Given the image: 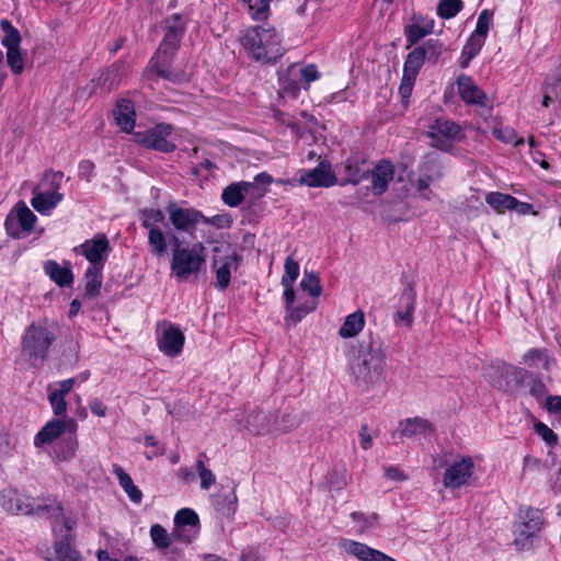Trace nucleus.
Here are the masks:
<instances>
[{
	"label": "nucleus",
	"instance_id": "nucleus-58",
	"mask_svg": "<svg viewBox=\"0 0 561 561\" xmlns=\"http://www.w3.org/2000/svg\"><path fill=\"white\" fill-rule=\"evenodd\" d=\"M48 401L51 405V409H53V412L55 415L60 416L66 413L67 402L65 400V397L50 391V393L48 396Z\"/></svg>",
	"mask_w": 561,
	"mask_h": 561
},
{
	"label": "nucleus",
	"instance_id": "nucleus-40",
	"mask_svg": "<svg viewBox=\"0 0 561 561\" xmlns=\"http://www.w3.org/2000/svg\"><path fill=\"white\" fill-rule=\"evenodd\" d=\"M425 60L427 59L424 57L422 49L415 47L405 58L403 65V75L416 79Z\"/></svg>",
	"mask_w": 561,
	"mask_h": 561
},
{
	"label": "nucleus",
	"instance_id": "nucleus-42",
	"mask_svg": "<svg viewBox=\"0 0 561 561\" xmlns=\"http://www.w3.org/2000/svg\"><path fill=\"white\" fill-rule=\"evenodd\" d=\"M364 165V161L359 163L355 159H347L344 165L347 182L357 184L362 179L366 178L368 170Z\"/></svg>",
	"mask_w": 561,
	"mask_h": 561
},
{
	"label": "nucleus",
	"instance_id": "nucleus-16",
	"mask_svg": "<svg viewBox=\"0 0 561 561\" xmlns=\"http://www.w3.org/2000/svg\"><path fill=\"white\" fill-rule=\"evenodd\" d=\"M520 523L515 529V542H524L536 536L543 525L542 513L538 508L526 507L519 511Z\"/></svg>",
	"mask_w": 561,
	"mask_h": 561
},
{
	"label": "nucleus",
	"instance_id": "nucleus-36",
	"mask_svg": "<svg viewBox=\"0 0 561 561\" xmlns=\"http://www.w3.org/2000/svg\"><path fill=\"white\" fill-rule=\"evenodd\" d=\"M102 270L103 267L89 266L84 274L85 286L84 294L89 298L99 296L102 286Z\"/></svg>",
	"mask_w": 561,
	"mask_h": 561
},
{
	"label": "nucleus",
	"instance_id": "nucleus-24",
	"mask_svg": "<svg viewBox=\"0 0 561 561\" xmlns=\"http://www.w3.org/2000/svg\"><path fill=\"white\" fill-rule=\"evenodd\" d=\"M273 413L253 410L245 416V430L255 436L273 433Z\"/></svg>",
	"mask_w": 561,
	"mask_h": 561
},
{
	"label": "nucleus",
	"instance_id": "nucleus-52",
	"mask_svg": "<svg viewBox=\"0 0 561 561\" xmlns=\"http://www.w3.org/2000/svg\"><path fill=\"white\" fill-rule=\"evenodd\" d=\"M196 470L201 478V488L203 490H208L216 482L215 474L211 470L205 467V463L201 458L196 461Z\"/></svg>",
	"mask_w": 561,
	"mask_h": 561
},
{
	"label": "nucleus",
	"instance_id": "nucleus-19",
	"mask_svg": "<svg viewBox=\"0 0 561 561\" xmlns=\"http://www.w3.org/2000/svg\"><path fill=\"white\" fill-rule=\"evenodd\" d=\"M174 525L172 537L181 542L190 543L197 534L198 516L191 508H182L175 514Z\"/></svg>",
	"mask_w": 561,
	"mask_h": 561
},
{
	"label": "nucleus",
	"instance_id": "nucleus-51",
	"mask_svg": "<svg viewBox=\"0 0 561 561\" xmlns=\"http://www.w3.org/2000/svg\"><path fill=\"white\" fill-rule=\"evenodd\" d=\"M299 276V264L291 256H287L284 264L282 283L294 284Z\"/></svg>",
	"mask_w": 561,
	"mask_h": 561
},
{
	"label": "nucleus",
	"instance_id": "nucleus-59",
	"mask_svg": "<svg viewBox=\"0 0 561 561\" xmlns=\"http://www.w3.org/2000/svg\"><path fill=\"white\" fill-rule=\"evenodd\" d=\"M117 69L112 68L104 71L100 78V84L106 91H111L116 85Z\"/></svg>",
	"mask_w": 561,
	"mask_h": 561
},
{
	"label": "nucleus",
	"instance_id": "nucleus-35",
	"mask_svg": "<svg viewBox=\"0 0 561 561\" xmlns=\"http://www.w3.org/2000/svg\"><path fill=\"white\" fill-rule=\"evenodd\" d=\"M485 202L497 213L513 210L518 204V199L514 196L499 192H491L486 194Z\"/></svg>",
	"mask_w": 561,
	"mask_h": 561
},
{
	"label": "nucleus",
	"instance_id": "nucleus-50",
	"mask_svg": "<svg viewBox=\"0 0 561 561\" xmlns=\"http://www.w3.org/2000/svg\"><path fill=\"white\" fill-rule=\"evenodd\" d=\"M416 48H421L424 57L427 60H436L438 56L442 54L443 44L438 39H428L423 45L417 46Z\"/></svg>",
	"mask_w": 561,
	"mask_h": 561
},
{
	"label": "nucleus",
	"instance_id": "nucleus-34",
	"mask_svg": "<svg viewBox=\"0 0 561 561\" xmlns=\"http://www.w3.org/2000/svg\"><path fill=\"white\" fill-rule=\"evenodd\" d=\"M523 363L528 367H535L541 364L545 370H550L551 366L556 363L554 358L549 356L545 348H531L523 356Z\"/></svg>",
	"mask_w": 561,
	"mask_h": 561
},
{
	"label": "nucleus",
	"instance_id": "nucleus-22",
	"mask_svg": "<svg viewBox=\"0 0 561 561\" xmlns=\"http://www.w3.org/2000/svg\"><path fill=\"white\" fill-rule=\"evenodd\" d=\"M162 334L158 337L159 350L167 356H178L184 345L185 336L180 329L171 323H165Z\"/></svg>",
	"mask_w": 561,
	"mask_h": 561
},
{
	"label": "nucleus",
	"instance_id": "nucleus-6",
	"mask_svg": "<svg viewBox=\"0 0 561 561\" xmlns=\"http://www.w3.org/2000/svg\"><path fill=\"white\" fill-rule=\"evenodd\" d=\"M53 533L55 542L53 551H47L49 561H84L79 551L71 546V531L75 522L65 518L61 514L54 517Z\"/></svg>",
	"mask_w": 561,
	"mask_h": 561
},
{
	"label": "nucleus",
	"instance_id": "nucleus-18",
	"mask_svg": "<svg viewBox=\"0 0 561 561\" xmlns=\"http://www.w3.org/2000/svg\"><path fill=\"white\" fill-rule=\"evenodd\" d=\"M474 463L470 457H463L449 466L443 477L446 489H458L468 484L473 474Z\"/></svg>",
	"mask_w": 561,
	"mask_h": 561
},
{
	"label": "nucleus",
	"instance_id": "nucleus-14",
	"mask_svg": "<svg viewBox=\"0 0 561 561\" xmlns=\"http://www.w3.org/2000/svg\"><path fill=\"white\" fill-rule=\"evenodd\" d=\"M75 251L83 255L90 263V266L104 267L111 252V245L104 233H96L92 239L85 240L75 248Z\"/></svg>",
	"mask_w": 561,
	"mask_h": 561
},
{
	"label": "nucleus",
	"instance_id": "nucleus-64",
	"mask_svg": "<svg viewBox=\"0 0 561 561\" xmlns=\"http://www.w3.org/2000/svg\"><path fill=\"white\" fill-rule=\"evenodd\" d=\"M280 85L282 90L291 96H296V94L300 90L299 84L295 80H289L284 77H280Z\"/></svg>",
	"mask_w": 561,
	"mask_h": 561
},
{
	"label": "nucleus",
	"instance_id": "nucleus-55",
	"mask_svg": "<svg viewBox=\"0 0 561 561\" xmlns=\"http://www.w3.org/2000/svg\"><path fill=\"white\" fill-rule=\"evenodd\" d=\"M416 293L412 283L407 282L405 287L402 290L399 307L404 309H413L415 307Z\"/></svg>",
	"mask_w": 561,
	"mask_h": 561
},
{
	"label": "nucleus",
	"instance_id": "nucleus-43",
	"mask_svg": "<svg viewBox=\"0 0 561 561\" xmlns=\"http://www.w3.org/2000/svg\"><path fill=\"white\" fill-rule=\"evenodd\" d=\"M419 172L422 175L431 178L433 181L439 180L443 176V168L435 157L427 156L419 167Z\"/></svg>",
	"mask_w": 561,
	"mask_h": 561
},
{
	"label": "nucleus",
	"instance_id": "nucleus-11",
	"mask_svg": "<svg viewBox=\"0 0 561 561\" xmlns=\"http://www.w3.org/2000/svg\"><path fill=\"white\" fill-rule=\"evenodd\" d=\"M172 131V125L161 123L151 129L134 133V140L145 148L168 153L175 150V145L168 140Z\"/></svg>",
	"mask_w": 561,
	"mask_h": 561
},
{
	"label": "nucleus",
	"instance_id": "nucleus-62",
	"mask_svg": "<svg viewBox=\"0 0 561 561\" xmlns=\"http://www.w3.org/2000/svg\"><path fill=\"white\" fill-rule=\"evenodd\" d=\"M298 71L299 76L307 84H309L312 81H316L319 78L317 67L312 64L300 68Z\"/></svg>",
	"mask_w": 561,
	"mask_h": 561
},
{
	"label": "nucleus",
	"instance_id": "nucleus-7",
	"mask_svg": "<svg viewBox=\"0 0 561 561\" xmlns=\"http://www.w3.org/2000/svg\"><path fill=\"white\" fill-rule=\"evenodd\" d=\"M141 226L148 230V250L151 255L162 257L168 253V238L170 234L160 228L164 220L161 209L144 208L139 210Z\"/></svg>",
	"mask_w": 561,
	"mask_h": 561
},
{
	"label": "nucleus",
	"instance_id": "nucleus-23",
	"mask_svg": "<svg viewBox=\"0 0 561 561\" xmlns=\"http://www.w3.org/2000/svg\"><path fill=\"white\" fill-rule=\"evenodd\" d=\"M299 182L310 187H330L336 183V178L330 171V165L321 162L318 167L304 171Z\"/></svg>",
	"mask_w": 561,
	"mask_h": 561
},
{
	"label": "nucleus",
	"instance_id": "nucleus-17",
	"mask_svg": "<svg viewBox=\"0 0 561 561\" xmlns=\"http://www.w3.org/2000/svg\"><path fill=\"white\" fill-rule=\"evenodd\" d=\"M264 190L251 182L231 183L224 188L221 198L229 207L239 206L248 196L250 198H259L264 195Z\"/></svg>",
	"mask_w": 561,
	"mask_h": 561
},
{
	"label": "nucleus",
	"instance_id": "nucleus-26",
	"mask_svg": "<svg viewBox=\"0 0 561 561\" xmlns=\"http://www.w3.org/2000/svg\"><path fill=\"white\" fill-rule=\"evenodd\" d=\"M186 30V20L181 14H173L165 21V34L161 43L171 48L180 47L181 39Z\"/></svg>",
	"mask_w": 561,
	"mask_h": 561
},
{
	"label": "nucleus",
	"instance_id": "nucleus-63",
	"mask_svg": "<svg viewBox=\"0 0 561 561\" xmlns=\"http://www.w3.org/2000/svg\"><path fill=\"white\" fill-rule=\"evenodd\" d=\"M551 78H547L546 82H545V85L542 88V92H543V99H542V105L545 107H548L550 105V103L552 102L553 98H552V92H553V88L557 83H559L561 81V78H553V83H550L549 80Z\"/></svg>",
	"mask_w": 561,
	"mask_h": 561
},
{
	"label": "nucleus",
	"instance_id": "nucleus-38",
	"mask_svg": "<svg viewBox=\"0 0 561 561\" xmlns=\"http://www.w3.org/2000/svg\"><path fill=\"white\" fill-rule=\"evenodd\" d=\"M237 495L234 488L227 492L219 493L214 502L215 508L224 516H231L234 514L237 508Z\"/></svg>",
	"mask_w": 561,
	"mask_h": 561
},
{
	"label": "nucleus",
	"instance_id": "nucleus-60",
	"mask_svg": "<svg viewBox=\"0 0 561 561\" xmlns=\"http://www.w3.org/2000/svg\"><path fill=\"white\" fill-rule=\"evenodd\" d=\"M415 80V78L402 75L401 83L399 87V94L403 101H408V99L411 96Z\"/></svg>",
	"mask_w": 561,
	"mask_h": 561
},
{
	"label": "nucleus",
	"instance_id": "nucleus-53",
	"mask_svg": "<svg viewBox=\"0 0 561 561\" xmlns=\"http://www.w3.org/2000/svg\"><path fill=\"white\" fill-rule=\"evenodd\" d=\"M7 62L12 72L20 75L24 69V58L19 48H13L7 51Z\"/></svg>",
	"mask_w": 561,
	"mask_h": 561
},
{
	"label": "nucleus",
	"instance_id": "nucleus-15",
	"mask_svg": "<svg viewBox=\"0 0 561 561\" xmlns=\"http://www.w3.org/2000/svg\"><path fill=\"white\" fill-rule=\"evenodd\" d=\"M461 128L456 123L437 118L428 130V136L432 139V145L443 151H448L453 148L454 142L458 139Z\"/></svg>",
	"mask_w": 561,
	"mask_h": 561
},
{
	"label": "nucleus",
	"instance_id": "nucleus-41",
	"mask_svg": "<svg viewBox=\"0 0 561 561\" xmlns=\"http://www.w3.org/2000/svg\"><path fill=\"white\" fill-rule=\"evenodd\" d=\"M0 28L3 32L2 45L7 51L13 48H19L21 43V35L19 31L12 25L9 20H1Z\"/></svg>",
	"mask_w": 561,
	"mask_h": 561
},
{
	"label": "nucleus",
	"instance_id": "nucleus-30",
	"mask_svg": "<svg viewBox=\"0 0 561 561\" xmlns=\"http://www.w3.org/2000/svg\"><path fill=\"white\" fill-rule=\"evenodd\" d=\"M401 436L414 437L419 435L427 436L433 433L431 423L421 417L407 419L399 424Z\"/></svg>",
	"mask_w": 561,
	"mask_h": 561
},
{
	"label": "nucleus",
	"instance_id": "nucleus-20",
	"mask_svg": "<svg viewBox=\"0 0 561 561\" xmlns=\"http://www.w3.org/2000/svg\"><path fill=\"white\" fill-rule=\"evenodd\" d=\"M77 426V422L72 419H54L47 422L36 434L34 443L36 446L50 444L65 433L75 434Z\"/></svg>",
	"mask_w": 561,
	"mask_h": 561
},
{
	"label": "nucleus",
	"instance_id": "nucleus-57",
	"mask_svg": "<svg viewBox=\"0 0 561 561\" xmlns=\"http://www.w3.org/2000/svg\"><path fill=\"white\" fill-rule=\"evenodd\" d=\"M535 432L550 446H553L558 443V436L550 427L541 422L535 424Z\"/></svg>",
	"mask_w": 561,
	"mask_h": 561
},
{
	"label": "nucleus",
	"instance_id": "nucleus-44",
	"mask_svg": "<svg viewBox=\"0 0 561 561\" xmlns=\"http://www.w3.org/2000/svg\"><path fill=\"white\" fill-rule=\"evenodd\" d=\"M432 32H433V26L432 25H423V26L420 25V24L408 25L405 27V31H404V35L407 37V42L409 43L407 48H409L410 46L416 44L423 37H425L426 35L431 34Z\"/></svg>",
	"mask_w": 561,
	"mask_h": 561
},
{
	"label": "nucleus",
	"instance_id": "nucleus-32",
	"mask_svg": "<svg viewBox=\"0 0 561 561\" xmlns=\"http://www.w3.org/2000/svg\"><path fill=\"white\" fill-rule=\"evenodd\" d=\"M113 472L118 479L119 485L127 493L129 500L134 503H140L142 493L137 485L134 484L131 477L124 471L121 466L115 465Z\"/></svg>",
	"mask_w": 561,
	"mask_h": 561
},
{
	"label": "nucleus",
	"instance_id": "nucleus-4",
	"mask_svg": "<svg viewBox=\"0 0 561 561\" xmlns=\"http://www.w3.org/2000/svg\"><path fill=\"white\" fill-rule=\"evenodd\" d=\"M56 340V328L54 323L33 322L30 324L21 341L22 354L27 357L32 366L43 364L47 353Z\"/></svg>",
	"mask_w": 561,
	"mask_h": 561
},
{
	"label": "nucleus",
	"instance_id": "nucleus-33",
	"mask_svg": "<svg viewBox=\"0 0 561 561\" xmlns=\"http://www.w3.org/2000/svg\"><path fill=\"white\" fill-rule=\"evenodd\" d=\"M273 433L285 434L300 425V419L296 413L284 412L282 414L273 413Z\"/></svg>",
	"mask_w": 561,
	"mask_h": 561
},
{
	"label": "nucleus",
	"instance_id": "nucleus-3",
	"mask_svg": "<svg viewBox=\"0 0 561 561\" xmlns=\"http://www.w3.org/2000/svg\"><path fill=\"white\" fill-rule=\"evenodd\" d=\"M172 247L171 273L178 279L187 280L196 278L206 268L207 251L202 242H195L191 247H183L175 233H170Z\"/></svg>",
	"mask_w": 561,
	"mask_h": 561
},
{
	"label": "nucleus",
	"instance_id": "nucleus-54",
	"mask_svg": "<svg viewBox=\"0 0 561 561\" xmlns=\"http://www.w3.org/2000/svg\"><path fill=\"white\" fill-rule=\"evenodd\" d=\"M492 18H493V14L491 11H489L488 9L483 10L478 16L477 26H476V30L473 31V34H477V35H480V36H483L486 38L489 30H490V25L492 23Z\"/></svg>",
	"mask_w": 561,
	"mask_h": 561
},
{
	"label": "nucleus",
	"instance_id": "nucleus-29",
	"mask_svg": "<svg viewBox=\"0 0 561 561\" xmlns=\"http://www.w3.org/2000/svg\"><path fill=\"white\" fill-rule=\"evenodd\" d=\"M239 256L237 254L226 255L220 259V265L217 266L218 261L214 262V267L216 268V287L220 290H225L228 288L231 278V267L233 264L237 265L239 261Z\"/></svg>",
	"mask_w": 561,
	"mask_h": 561
},
{
	"label": "nucleus",
	"instance_id": "nucleus-9",
	"mask_svg": "<svg viewBox=\"0 0 561 561\" xmlns=\"http://www.w3.org/2000/svg\"><path fill=\"white\" fill-rule=\"evenodd\" d=\"M176 51L178 48H171L169 45L161 43L150 59L148 69L172 83L186 82L188 76L185 71L171 68Z\"/></svg>",
	"mask_w": 561,
	"mask_h": 561
},
{
	"label": "nucleus",
	"instance_id": "nucleus-31",
	"mask_svg": "<svg viewBox=\"0 0 561 561\" xmlns=\"http://www.w3.org/2000/svg\"><path fill=\"white\" fill-rule=\"evenodd\" d=\"M44 271L49 278L60 287L72 284L73 275L69 266H61L56 261H47L44 264Z\"/></svg>",
	"mask_w": 561,
	"mask_h": 561
},
{
	"label": "nucleus",
	"instance_id": "nucleus-5",
	"mask_svg": "<svg viewBox=\"0 0 561 561\" xmlns=\"http://www.w3.org/2000/svg\"><path fill=\"white\" fill-rule=\"evenodd\" d=\"M1 507L13 515H48L57 517L61 514L60 506L42 503L16 489H4L0 492Z\"/></svg>",
	"mask_w": 561,
	"mask_h": 561
},
{
	"label": "nucleus",
	"instance_id": "nucleus-12",
	"mask_svg": "<svg viewBox=\"0 0 561 561\" xmlns=\"http://www.w3.org/2000/svg\"><path fill=\"white\" fill-rule=\"evenodd\" d=\"M501 374L505 378L506 386L510 383L522 386L524 382H526L527 387L529 388V393L537 400H541L547 394L546 385L538 376H535L530 371L512 365L503 364Z\"/></svg>",
	"mask_w": 561,
	"mask_h": 561
},
{
	"label": "nucleus",
	"instance_id": "nucleus-37",
	"mask_svg": "<svg viewBox=\"0 0 561 561\" xmlns=\"http://www.w3.org/2000/svg\"><path fill=\"white\" fill-rule=\"evenodd\" d=\"M365 324L364 313L362 311H355L348 314L339 330V334L344 337H353L357 335Z\"/></svg>",
	"mask_w": 561,
	"mask_h": 561
},
{
	"label": "nucleus",
	"instance_id": "nucleus-45",
	"mask_svg": "<svg viewBox=\"0 0 561 561\" xmlns=\"http://www.w3.org/2000/svg\"><path fill=\"white\" fill-rule=\"evenodd\" d=\"M300 287L307 290L312 297H319L322 293V285L317 273L305 272L300 280Z\"/></svg>",
	"mask_w": 561,
	"mask_h": 561
},
{
	"label": "nucleus",
	"instance_id": "nucleus-21",
	"mask_svg": "<svg viewBox=\"0 0 561 561\" xmlns=\"http://www.w3.org/2000/svg\"><path fill=\"white\" fill-rule=\"evenodd\" d=\"M339 547L347 554L353 556L358 561H396L386 553L374 549L366 543L352 539L342 538Z\"/></svg>",
	"mask_w": 561,
	"mask_h": 561
},
{
	"label": "nucleus",
	"instance_id": "nucleus-39",
	"mask_svg": "<svg viewBox=\"0 0 561 561\" xmlns=\"http://www.w3.org/2000/svg\"><path fill=\"white\" fill-rule=\"evenodd\" d=\"M484 42L485 37L483 36L473 33L469 36L461 53L463 59L461 62L462 68L467 67L469 62L480 53Z\"/></svg>",
	"mask_w": 561,
	"mask_h": 561
},
{
	"label": "nucleus",
	"instance_id": "nucleus-56",
	"mask_svg": "<svg viewBox=\"0 0 561 561\" xmlns=\"http://www.w3.org/2000/svg\"><path fill=\"white\" fill-rule=\"evenodd\" d=\"M351 518L359 524L360 531L366 530L367 528L374 526L378 519V515L376 513L365 514L362 512H353L351 514Z\"/></svg>",
	"mask_w": 561,
	"mask_h": 561
},
{
	"label": "nucleus",
	"instance_id": "nucleus-25",
	"mask_svg": "<svg viewBox=\"0 0 561 561\" xmlns=\"http://www.w3.org/2000/svg\"><path fill=\"white\" fill-rule=\"evenodd\" d=\"M457 88L460 98L467 104L485 105L486 95L469 76L460 75L457 79Z\"/></svg>",
	"mask_w": 561,
	"mask_h": 561
},
{
	"label": "nucleus",
	"instance_id": "nucleus-10",
	"mask_svg": "<svg viewBox=\"0 0 561 561\" xmlns=\"http://www.w3.org/2000/svg\"><path fill=\"white\" fill-rule=\"evenodd\" d=\"M169 221L178 232H185L190 237H195V231L203 220H206L204 214L194 207L179 206L171 202L165 207Z\"/></svg>",
	"mask_w": 561,
	"mask_h": 561
},
{
	"label": "nucleus",
	"instance_id": "nucleus-48",
	"mask_svg": "<svg viewBox=\"0 0 561 561\" xmlns=\"http://www.w3.org/2000/svg\"><path fill=\"white\" fill-rule=\"evenodd\" d=\"M150 537L154 546L159 549H167L171 545L168 531L159 524L151 526Z\"/></svg>",
	"mask_w": 561,
	"mask_h": 561
},
{
	"label": "nucleus",
	"instance_id": "nucleus-61",
	"mask_svg": "<svg viewBox=\"0 0 561 561\" xmlns=\"http://www.w3.org/2000/svg\"><path fill=\"white\" fill-rule=\"evenodd\" d=\"M492 134L497 139L502 140L504 142H507V144L514 142L517 146V145L523 142V139L515 140V135H514V131L512 129L503 130V129H500V128H494L492 130Z\"/></svg>",
	"mask_w": 561,
	"mask_h": 561
},
{
	"label": "nucleus",
	"instance_id": "nucleus-1",
	"mask_svg": "<svg viewBox=\"0 0 561 561\" xmlns=\"http://www.w3.org/2000/svg\"><path fill=\"white\" fill-rule=\"evenodd\" d=\"M354 383L363 391H368L386 380V355L378 340L363 339L357 354L351 362Z\"/></svg>",
	"mask_w": 561,
	"mask_h": 561
},
{
	"label": "nucleus",
	"instance_id": "nucleus-13",
	"mask_svg": "<svg viewBox=\"0 0 561 561\" xmlns=\"http://www.w3.org/2000/svg\"><path fill=\"white\" fill-rule=\"evenodd\" d=\"M36 220V216L25 203L19 202L7 216L4 227L9 236L19 239L21 238V231L30 232Z\"/></svg>",
	"mask_w": 561,
	"mask_h": 561
},
{
	"label": "nucleus",
	"instance_id": "nucleus-46",
	"mask_svg": "<svg viewBox=\"0 0 561 561\" xmlns=\"http://www.w3.org/2000/svg\"><path fill=\"white\" fill-rule=\"evenodd\" d=\"M461 8V0H440L437 7V14L443 19H451Z\"/></svg>",
	"mask_w": 561,
	"mask_h": 561
},
{
	"label": "nucleus",
	"instance_id": "nucleus-28",
	"mask_svg": "<svg viewBox=\"0 0 561 561\" xmlns=\"http://www.w3.org/2000/svg\"><path fill=\"white\" fill-rule=\"evenodd\" d=\"M116 124L126 133H130L135 126V108L130 100L123 99L117 102L114 111Z\"/></svg>",
	"mask_w": 561,
	"mask_h": 561
},
{
	"label": "nucleus",
	"instance_id": "nucleus-27",
	"mask_svg": "<svg viewBox=\"0 0 561 561\" xmlns=\"http://www.w3.org/2000/svg\"><path fill=\"white\" fill-rule=\"evenodd\" d=\"M394 169L389 161H381L371 171V191L375 195L383 194L390 181L393 180Z\"/></svg>",
	"mask_w": 561,
	"mask_h": 561
},
{
	"label": "nucleus",
	"instance_id": "nucleus-47",
	"mask_svg": "<svg viewBox=\"0 0 561 561\" xmlns=\"http://www.w3.org/2000/svg\"><path fill=\"white\" fill-rule=\"evenodd\" d=\"M249 3V14L253 20L263 21L268 18L270 0H254Z\"/></svg>",
	"mask_w": 561,
	"mask_h": 561
},
{
	"label": "nucleus",
	"instance_id": "nucleus-2",
	"mask_svg": "<svg viewBox=\"0 0 561 561\" xmlns=\"http://www.w3.org/2000/svg\"><path fill=\"white\" fill-rule=\"evenodd\" d=\"M239 42L248 56L257 62H275L283 56L282 37L271 26H251L240 33Z\"/></svg>",
	"mask_w": 561,
	"mask_h": 561
},
{
	"label": "nucleus",
	"instance_id": "nucleus-49",
	"mask_svg": "<svg viewBox=\"0 0 561 561\" xmlns=\"http://www.w3.org/2000/svg\"><path fill=\"white\" fill-rule=\"evenodd\" d=\"M78 449V440L75 434H69L66 438L62 440V445L59 450V457L62 460H69L72 457H75L76 451Z\"/></svg>",
	"mask_w": 561,
	"mask_h": 561
},
{
	"label": "nucleus",
	"instance_id": "nucleus-8",
	"mask_svg": "<svg viewBox=\"0 0 561 561\" xmlns=\"http://www.w3.org/2000/svg\"><path fill=\"white\" fill-rule=\"evenodd\" d=\"M64 173L47 172L44 175L42 185L46 187V191H41L35 187L32 192L31 205L33 208L42 215H49L51 210L62 201L64 195L58 193L61 186Z\"/></svg>",
	"mask_w": 561,
	"mask_h": 561
}]
</instances>
